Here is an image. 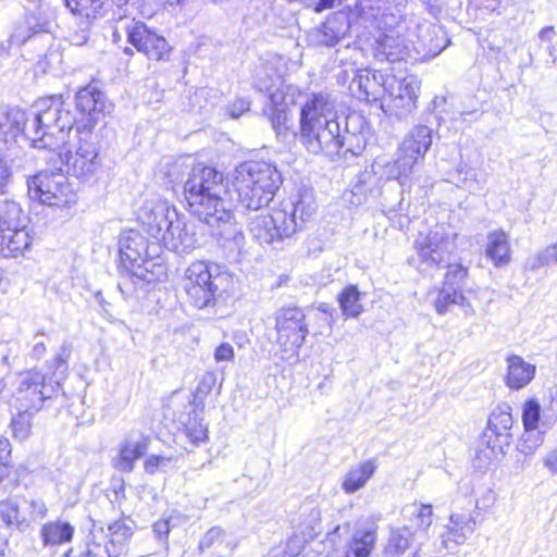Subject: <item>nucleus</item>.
Wrapping results in <instances>:
<instances>
[{
	"instance_id": "obj_24",
	"label": "nucleus",
	"mask_w": 557,
	"mask_h": 557,
	"mask_svg": "<svg viewBox=\"0 0 557 557\" xmlns=\"http://www.w3.org/2000/svg\"><path fill=\"white\" fill-rule=\"evenodd\" d=\"M51 25L50 15L39 7L36 11L27 13L22 23L15 25L11 34L12 40L15 41L16 46H21L30 39H36L41 34L49 37L48 34H50Z\"/></svg>"
},
{
	"instance_id": "obj_9",
	"label": "nucleus",
	"mask_w": 557,
	"mask_h": 557,
	"mask_svg": "<svg viewBox=\"0 0 557 557\" xmlns=\"http://www.w3.org/2000/svg\"><path fill=\"white\" fill-rule=\"evenodd\" d=\"M26 184L29 199L44 206L63 209L77 202L76 188L57 163L54 170H42L29 176Z\"/></svg>"
},
{
	"instance_id": "obj_53",
	"label": "nucleus",
	"mask_w": 557,
	"mask_h": 557,
	"mask_svg": "<svg viewBox=\"0 0 557 557\" xmlns=\"http://www.w3.org/2000/svg\"><path fill=\"white\" fill-rule=\"evenodd\" d=\"M172 524L171 519H160L156 521L152 525V532L154 539L161 544V546L168 550L169 549V534L171 531Z\"/></svg>"
},
{
	"instance_id": "obj_19",
	"label": "nucleus",
	"mask_w": 557,
	"mask_h": 557,
	"mask_svg": "<svg viewBox=\"0 0 557 557\" xmlns=\"http://www.w3.org/2000/svg\"><path fill=\"white\" fill-rule=\"evenodd\" d=\"M306 315L300 308L288 307L277 312L275 329L277 343L285 351L297 352L308 335Z\"/></svg>"
},
{
	"instance_id": "obj_39",
	"label": "nucleus",
	"mask_w": 557,
	"mask_h": 557,
	"mask_svg": "<svg viewBox=\"0 0 557 557\" xmlns=\"http://www.w3.org/2000/svg\"><path fill=\"white\" fill-rule=\"evenodd\" d=\"M347 26L338 24L335 18H327L311 34V38L318 46L334 47L344 38Z\"/></svg>"
},
{
	"instance_id": "obj_34",
	"label": "nucleus",
	"mask_w": 557,
	"mask_h": 557,
	"mask_svg": "<svg viewBox=\"0 0 557 557\" xmlns=\"http://www.w3.org/2000/svg\"><path fill=\"white\" fill-rule=\"evenodd\" d=\"M376 468V462L372 459L366 460L355 467H351L344 476L342 483V487L345 493L352 494L361 490L374 474Z\"/></svg>"
},
{
	"instance_id": "obj_55",
	"label": "nucleus",
	"mask_w": 557,
	"mask_h": 557,
	"mask_svg": "<svg viewBox=\"0 0 557 557\" xmlns=\"http://www.w3.org/2000/svg\"><path fill=\"white\" fill-rule=\"evenodd\" d=\"M216 383V376L213 372H206L197 386V395H208Z\"/></svg>"
},
{
	"instance_id": "obj_61",
	"label": "nucleus",
	"mask_w": 557,
	"mask_h": 557,
	"mask_svg": "<svg viewBox=\"0 0 557 557\" xmlns=\"http://www.w3.org/2000/svg\"><path fill=\"white\" fill-rule=\"evenodd\" d=\"M556 37V30L553 26H546L542 28L539 33V40L541 42V47L546 45H552L553 39Z\"/></svg>"
},
{
	"instance_id": "obj_47",
	"label": "nucleus",
	"mask_w": 557,
	"mask_h": 557,
	"mask_svg": "<svg viewBox=\"0 0 557 557\" xmlns=\"http://www.w3.org/2000/svg\"><path fill=\"white\" fill-rule=\"evenodd\" d=\"M544 431L539 429H524L519 450L524 455H531L533 451L543 444Z\"/></svg>"
},
{
	"instance_id": "obj_13",
	"label": "nucleus",
	"mask_w": 557,
	"mask_h": 557,
	"mask_svg": "<svg viewBox=\"0 0 557 557\" xmlns=\"http://www.w3.org/2000/svg\"><path fill=\"white\" fill-rule=\"evenodd\" d=\"M420 86V81L413 75L401 78L387 75L385 78L386 95L381 108L386 114L398 120L408 117L417 108Z\"/></svg>"
},
{
	"instance_id": "obj_11",
	"label": "nucleus",
	"mask_w": 557,
	"mask_h": 557,
	"mask_svg": "<svg viewBox=\"0 0 557 557\" xmlns=\"http://www.w3.org/2000/svg\"><path fill=\"white\" fill-rule=\"evenodd\" d=\"M78 135V147L74 153L66 149L65 151H54L52 156H57L58 160L54 163H59L58 166H62L66 174L85 182H91L97 177L101 168L99 145L92 134L90 136Z\"/></svg>"
},
{
	"instance_id": "obj_21",
	"label": "nucleus",
	"mask_w": 557,
	"mask_h": 557,
	"mask_svg": "<svg viewBox=\"0 0 557 557\" xmlns=\"http://www.w3.org/2000/svg\"><path fill=\"white\" fill-rule=\"evenodd\" d=\"M432 125L433 122L425 117V123L414 125L404 137L399 146V153L413 165L424 159L433 144L435 129Z\"/></svg>"
},
{
	"instance_id": "obj_50",
	"label": "nucleus",
	"mask_w": 557,
	"mask_h": 557,
	"mask_svg": "<svg viewBox=\"0 0 557 557\" xmlns=\"http://www.w3.org/2000/svg\"><path fill=\"white\" fill-rule=\"evenodd\" d=\"M18 506L14 500L0 502V527L20 525Z\"/></svg>"
},
{
	"instance_id": "obj_17",
	"label": "nucleus",
	"mask_w": 557,
	"mask_h": 557,
	"mask_svg": "<svg viewBox=\"0 0 557 557\" xmlns=\"http://www.w3.org/2000/svg\"><path fill=\"white\" fill-rule=\"evenodd\" d=\"M57 392L52 382L47 383L46 375L36 370L26 371L18 376L16 400L25 411H39L46 399Z\"/></svg>"
},
{
	"instance_id": "obj_28",
	"label": "nucleus",
	"mask_w": 557,
	"mask_h": 557,
	"mask_svg": "<svg viewBox=\"0 0 557 557\" xmlns=\"http://www.w3.org/2000/svg\"><path fill=\"white\" fill-rule=\"evenodd\" d=\"M535 373V364L525 361L521 356L512 354L506 357L504 382L509 389L524 388L533 381Z\"/></svg>"
},
{
	"instance_id": "obj_23",
	"label": "nucleus",
	"mask_w": 557,
	"mask_h": 557,
	"mask_svg": "<svg viewBox=\"0 0 557 557\" xmlns=\"http://www.w3.org/2000/svg\"><path fill=\"white\" fill-rule=\"evenodd\" d=\"M25 120L26 110L17 107L0 108V141L3 144V149L14 151L15 157L23 154L16 143Z\"/></svg>"
},
{
	"instance_id": "obj_58",
	"label": "nucleus",
	"mask_w": 557,
	"mask_h": 557,
	"mask_svg": "<svg viewBox=\"0 0 557 557\" xmlns=\"http://www.w3.org/2000/svg\"><path fill=\"white\" fill-rule=\"evenodd\" d=\"M250 102L246 99H238L228 108L230 116L233 119L239 117L244 112L249 111Z\"/></svg>"
},
{
	"instance_id": "obj_48",
	"label": "nucleus",
	"mask_w": 557,
	"mask_h": 557,
	"mask_svg": "<svg viewBox=\"0 0 557 557\" xmlns=\"http://www.w3.org/2000/svg\"><path fill=\"white\" fill-rule=\"evenodd\" d=\"M35 411H25L23 409L16 417H14L11 421V428L13 432V436L18 441H25L30 432V416Z\"/></svg>"
},
{
	"instance_id": "obj_42",
	"label": "nucleus",
	"mask_w": 557,
	"mask_h": 557,
	"mask_svg": "<svg viewBox=\"0 0 557 557\" xmlns=\"http://www.w3.org/2000/svg\"><path fill=\"white\" fill-rule=\"evenodd\" d=\"M64 3L72 13L95 20L104 15L109 0H64Z\"/></svg>"
},
{
	"instance_id": "obj_51",
	"label": "nucleus",
	"mask_w": 557,
	"mask_h": 557,
	"mask_svg": "<svg viewBox=\"0 0 557 557\" xmlns=\"http://www.w3.org/2000/svg\"><path fill=\"white\" fill-rule=\"evenodd\" d=\"M108 535H112L111 543H121L129 539L133 534V527L124 520H116L108 525Z\"/></svg>"
},
{
	"instance_id": "obj_3",
	"label": "nucleus",
	"mask_w": 557,
	"mask_h": 557,
	"mask_svg": "<svg viewBox=\"0 0 557 557\" xmlns=\"http://www.w3.org/2000/svg\"><path fill=\"white\" fill-rule=\"evenodd\" d=\"M299 141L313 154L324 153L344 160L360 156L367 141L362 134L342 133L330 94L312 92L299 113Z\"/></svg>"
},
{
	"instance_id": "obj_45",
	"label": "nucleus",
	"mask_w": 557,
	"mask_h": 557,
	"mask_svg": "<svg viewBox=\"0 0 557 557\" xmlns=\"http://www.w3.org/2000/svg\"><path fill=\"white\" fill-rule=\"evenodd\" d=\"M557 263V242L540 250L527 260V268L530 271H537L540 268Z\"/></svg>"
},
{
	"instance_id": "obj_38",
	"label": "nucleus",
	"mask_w": 557,
	"mask_h": 557,
	"mask_svg": "<svg viewBox=\"0 0 557 557\" xmlns=\"http://www.w3.org/2000/svg\"><path fill=\"white\" fill-rule=\"evenodd\" d=\"M236 542L226 540V535L223 529L220 527H213L206 532L199 542V550L205 552L207 549L214 548L219 557L231 554L235 547Z\"/></svg>"
},
{
	"instance_id": "obj_52",
	"label": "nucleus",
	"mask_w": 557,
	"mask_h": 557,
	"mask_svg": "<svg viewBox=\"0 0 557 557\" xmlns=\"http://www.w3.org/2000/svg\"><path fill=\"white\" fill-rule=\"evenodd\" d=\"M341 531V525L334 527L332 531H327L324 545H330L332 550L329 552L324 557H348L344 547L339 545L338 540L341 535L338 534Z\"/></svg>"
},
{
	"instance_id": "obj_14",
	"label": "nucleus",
	"mask_w": 557,
	"mask_h": 557,
	"mask_svg": "<svg viewBox=\"0 0 557 557\" xmlns=\"http://www.w3.org/2000/svg\"><path fill=\"white\" fill-rule=\"evenodd\" d=\"M75 106L78 116H75L74 127L81 135L90 136L95 126L111 113L112 103L97 87L88 85L76 92Z\"/></svg>"
},
{
	"instance_id": "obj_44",
	"label": "nucleus",
	"mask_w": 557,
	"mask_h": 557,
	"mask_svg": "<svg viewBox=\"0 0 557 557\" xmlns=\"http://www.w3.org/2000/svg\"><path fill=\"white\" fill-rule=\"evenodd\" d=\"M177 456H163V455H149L145 462L144 469L148 474L168 473L169 471L177 468Z\"/></svg>"
},
{
	"instance_id": "obj_35",
	"label": "nucleus",
	"mask_w": 557,
	"mask_h": 557,
	"mask_svg": "<svg viewBox=\"0 0 557 557\" xmlns=\"http://www.w3.org/2000/svg\"><path fill=\"white\" fill-rule=\"evenodd\" d=\"M451 305H459L467 314L474 313V308L463 292L443 284L434 302L435 310L438 314H445Z\"/></svg>"
},
{
	"instance_id": "obj_16",
	"label": "nucleus",
	"mask_w": 557,
	"mask_h": 557,
	"mask_svg": "<svg viewBox=\"0 0 557 557\" xmlns=\"http://www.w3.org/2000/svg\"><path fill=\"white\" fill-rule=\"evenodd\" d=\"M124 29L127 42L143 52L149 60H168L171 47L166 39L149 28L144 22L129 20L125 22Z\"/></svg>"
},
{
	"instance_id": "obj_5",
	"label": "nucleus",
	"mask_w": 557,
	"mask_h": 557,
	"mask_svg": "<svg viewBox=\"0 0 557 557\" xmlns=\"http://www.w3.org/2000/svg\"><path fill=\"white\" fill-rule=\"evenodd\" d=\"M315 210L312 189L301 187L282 202L280 209L251 218L249 232L260 244L282 242L301 231Z\"/></svg>"
},
{
	"instance_id": "obj_20",
	"label": "nucleus",
	"mask_w": 557,
	"mask_h": 557,
	"mask_svg": "<svg viewBox=\"0 0 557 557\" xmlns=\"http://www.w3.org/2000/svg\"><path fill=\"white\" fill-rule=\"evenodd\" d=\"M479 509L478 502L471 512H453L449 516V523L441 532L442 546L447 550L456 549L463 545L476 529L475 511Z\"/></svg>"
},
{
	"instance_id": "obj_18",
	"label": "nucleus",
	"mask_w": 557,
	"mask_h": 557,
	"mask_svg": "<svg viewBox=\"0 0 557 557\" xmlns=\"http://www.w3.org/2000/svg\"><path fill=\"white\" fill-rule=\"evenodd\" d=\"M292 524L294 535L286 544V547L292 552H285L283 557H297L300 547L322 532L321 509L313 502L302 504Z\"/></svg>"
},
{
	"instance_id": "obj_40",
	"label": "nucleus",
	"mask_w": 557,
	"mask_h": 557,
	"mask_svg": "<svg viewBox=\"0 0 557 557\" xmlns=\"http://www.w3.org/2000/svg\"><path fill=\"white\" fill-rule=\"evenodd\" d=\"M342 314L346 318L356 319L364 311L361 304V293L356 285L346 286L337 296Z\"/></svg>"
},
{
	"instance_id": "obj_31",
	"label": "nucleus",
	"mask_w": 557,
	"mask_h": 557,
	"mask_svg": "<svg viewBox=\"0 0 557 557\" xmlns=\"http://www.w3.org/2000/svg\"><path fill=\"white\" fill-rule=\"evenodd\" d=\"M490 433H482L473 459L474 468L485 471L491 465L498 460L505 454L504 449L508 444H500L496 438L491 437Z\"/></svg>"
},
{
	"instance_id": "obj_1",
	"label": "nucleus",
	"mask_w": 557,
	"mask_h": 557,
	"mask_svg": "<svg viewBox=\"0 0 557 557\" xmlns=\"http://www.w3.org/2000/svg\"><path fill=\"white\" fill-rule=\"evenodd\" d=\"M138 220L154 242L148 243L135 230L121 234L120 267L125 274L117 287L124 298H131L138 284L152 283L165 275V268L160 260L161 246L177 253H187L197 244L194 224L187 223L168 202L147 201L139 210Z\"/></svg>"
},
{
	"instance_id": "obj_57",
	"label": "nucleus",
	"mask_w": 557,
	"mask_h": 557,
	"mask_svg": "<svg viewBox=\"0 0 557 557\" xmlns=\"http://www.w3.org/2000/svg\"><path fill=\"white\" fill-rule=\"evenodd\" d=\"M544 468L550 475L557 476V445L552 448L542 459Z\"/></svg>"
},
{
	"instance_id": "obj_59",
	"label": "nucleus",
	"mask_w": 557,
	"mask_h": 557,
	"mask_svg": "<svg viewBox=\"0 0 557 557\" xmlns=\"http://www.w3.org/2000/svg\"><path fill=\"white\" fill-rule=\"evenodd\" d=\"M446 102V99L445 97H441V96H435L430 104V107L428 108V111L430 112L429 115L426 117H429L430 120L433 119L434 120V123L436 126L440 125V121L442 120V117L440 115H437L435 112L436 110L442 107L444 103Z\"/></svg>"
},
{
	"instance_id": "obj_12",
	"label": "nucleus",
	"mask_w": 557,
	"mask_h": 557,
	"mask_svg": "<svg viewBox=\"0 0 557 557\" xmlns=\"http://www.w3.org/2000/svg\"><path fill=\"white\" fill-rule=\"evenodd\" d=\"M22 208L15 201H0V256L17 257L32 240L22 220Z\"/></svg>"
},
{
	"instance_id": "obj_4",
	"label": "nucleus",
	"mask_w": 557,
	"mask_h": 557,
	"mask_svg": "<svg viewBox=\"0 0 557 557\" xmlns=\"http://www.w3.org/2000/svg\"><path fill=\"white\" fill-rule=\"evenodd\" d=\"M35 111H26L20 137L37 149H48L54 153L66 143L69 133L74 127V113L71 104L61 96L39 100Z\"/></svg>"
},
{
	"instance_id": "obj_62",
	"label": "nucleus",
	"mask_w": 557,
	"mask_h": 557,
	"mask_svg": "<svg viewBox=\"0 0 557 557\" xmlns=\"http://www.w3.org/2000/svg\"><path fill=\"white\" fill-rule=\"evenodd\" d=\"M72 349H73V346L71 343L63 342L58 354L54 357L58 358V360H61L62 362H64L65 364L69 366V360L72 355Z\"/></svg>"
},
{
	"instance_id": "obj_22",
	"label": "nucleus",
	"mask_w": 557,
	"mask_h": 557,
	"mask_svg": "<svg viewBox=\"0 0 557 557\" xmlns=\"http://www.w3.org/2000/svg\"><path fill=\"white\" fill-rule=\"evenodd\" d=\"M255 86L262 92L268 94V100L275 106L285 108L288 111V107L295 104L298 99L305 98L300 103V108L305 103L310 95H302L295 86H283L278 76H268L262 78L260 75L256 77Z\"/></svg>"
},
{
	"instance_id": "obj_27",
	"label": "nucleus",
	"mask_w": 557,
	"mask_h": 557,
	"mask_svg": "<svg viewBox=\"0 0 557 557\" xmlns=\"http://www.w3.org/2000/svg\"><path fill=\"white\" fill-rule=\"evenodd\" d=\"M149 443L148 435L139 431L129 432L120 444L117 468L121 471L131 472L134 462L147 451Z\"/></svg>"
},
{
	"instance_id": "obj_26",
	"label": "nucleus",
	"mask_w": 557,
	"mask_h": 557,
	"mask_svg": "<svg viewBox=\"0 0 557 557\" xmlns=\"http://www.w3.org/2000/svg\"><path fill=\"white\" fill-rule=\"evenodd\" d=\"M373 57L379 62H397L411 57L409 45L400 36L380 35L373 45Z\"/></svg>"
},
{
	"instance_id": "obj_8",
	"label": "nucleus",
	"mask_w": 557,
	"mask_h": 557,
	"mask_svg": "<svg viewBox=\"0 0 557 557\" xmlns=\"http://www.w3.org/2000/svg\"><path fill=\"white\" fill-rule=\"evenodd\" d=\"M228 283L230 275L221 272L216 264L196 261L185 272L184 289L190 305L202 309L214 304Z\"/></svg>"
},
{
	"instance_id": "obj_7",
	"label": "nucleus",
	"mask_w": 557,
	"mask_h": 557,
	"mask_svg": "<svg viewBox=\"0 0 557 557\" xmlns=\"http://www.w3.org/2000/svg\"><path fill=\"white\" fill-rule=\"evenodd\" d=\"M456 233H451L444 226H435L425 235L420 234L414 242V249L421 264L440 268L447 265V272L443 284L457 287L460 292L472 293L466 288L468 268L460 263H450V255L456 249Z\"/></svg>"
},
{
	"instance_id": "obj_29",
	"label": "nucleus",
	"mask_w": 557,
	"mask_h": 557,
	"mask_svg": "<svg viewBox=\"0 0 557 557\" xmlns=\"http://www.w3.org/2000/svg\"><path fill=\"white\" fill-rule=\"evenodd\" d=\"M508 404L498 405L490 414L487 426L483 433H492L491 437L496 438L500 444L510 445L512 428V417Z\"/></svg>"
},
{
	"instance_id": "obj_2",
	"label": "nucleus",
	"mask_w": 557,
	"mask_h": 557,
	"mask_svg": "<svg viewBox=\"0 0 557 557\" xmlns=\"http://www.w3.org/2000/svg\"><path fill=\"white\" fill-rule=\"evenodd\" d=\"M168 176L169 183L183 185L190 214L208 226L226 258L236 260L245 246V236L235 222L232 203L225 198L224 174L203 163L189 166L174 162Z\"/></svg>"
},
{
	"instance_id": "obj_60",
	"label": "nucleus",
	"mask_w": 557,
	"mask_h": 557,
	"mask_svg": "<svg viewBox=\"0 0 557 557\" xmlns=\"http://www.w3.org/2000/svg\"><path fill=\"white\" fill-rule=\"evenodd\" d=\"M11 456V444L8 438L0 437V468L5 469Z\"/></svg>"
},
{
	"instance_id": "obj_33",
	"label": "nucleus",
	"mask_w": 557,
	"mask_h": 557,
	"mask_svg": "<svg viewBox=\"0 0 557 557\" xmlns=\"http://www.w3.org/2000/svg\"><path fill=\"white\" fill-rule=\"evenodd\" d=\"M485 255L497 268L509 263L511 248L508 235L503 230L488 233Z\"/></svg>"
},
{
	"instance_id": "obj_63",
	"label": "nucleus",
	"mask_w": 557,
	"mask_h": 557,
	"mask_svg": "<svg viewBox=\"0 0 557 557\" xmlns=\"http://www.w3.org/2000/svg\"><path fill=\"white\" fill-rule=\"evenodd\" d=\"M343 2L344 0H318L314 10L317 12H322L327 9L339 7Z\"/></svg>"
},
{
	"instance_id": "obj_32",
	"label": "nucleus",
	"mask_w": 557,
	"mask_h": 557,
	"mask_svg": "<svg viewBox=\"0 0 557 557\" xmlns=\"http://www.w3.org/2000/svg\"><path fill=\"white\" fill-rule=\"evenodd\" d=\"M75 528L67 521L57 519L41 525L39 535L45 547H53L70 543Z\"/></svg>"
},
{
	"instance_id": "obj_37",
	"label": "nucleus",
	"mask_w": 557,
	"mask_h": 557,
	"mask_svg": "<svg viewBox=\"0 0 557 557\" xmlns=\"http://www.w3.org/2000/svg\"><path fill=\"white\" fill-rule=\"evenodd\" d=\"M376 541L375 529L369 527L358 530L352 539L343 545L348 557H368Z\"/></svg>"
},
{
	"instance_id": "obj_10",
	"label": "nucleus",
	"mask_w": 557,
	"mask_h": 557,
	"mask_svg": "<svg viewBox=\"0 0 557 557\" xmlns=\"http://www.w3.org/2000/svg\"><path fill=\"white\" fill-rule=\"evenodd\" d=\"M413 164L399 153L396 160L377 158L370 168H366L358 174L351 193L355 197L367 199L368 196H376L381 193V183L396 180L401 187L409 184V175Z\"/></svg>"
},
{
	"instance_id": "obj_15",
	"label": "nucleus",
	"mask_w": 557,
	"mask_h": 557,
	"mask_svg": "<svg viewBox=\"0 0 557 557\" xmlns=\"http://www.w3.org/2000/svg\"><path fill=\"white\" fill-rule=\"evenodd\" d=\"M337 77L343 83L349 82V90L354 97L360 101L376 102L383 101L386 95L385 76L381 71H372L370 69H355L352 65L349 70H342Z\"/></svg>"
},
{
	"instance_id": "obj_49",
	"label": "nucleus",
	"mask_w": 557,
	"mask_h": 557,
	"mask_svg": "<svg viewBox=\"0 0 557 557\" xmlns=\"http://www.w3.org/2000/svg\"><path fill=\"white\" fill-rule=\"evenodd\" d=\"M541 420V406L535 399L525 401L522 410L524 429H539Z\"/></svg>"
},
{
	"instance_id": "obj_6",
	"label": "nucleus",
	"mask_w": 557,
	"mask_h": 557,
	"mask_svg": "<svg viewBox=\"0 0 557 557\" xmlns=\"http://www.w3.org/2000/svg\"><path fill=\"white\" fill-rule=\"evenodd\" d=\"M282 183L281 172L269 161L248 160L238 164L233 173V186L238 202L252 211L267 207Z\"/></svg>"
},
{
	"instance_id": "obj_64",
	"label": "nucleus",
	"mask_w": 557,
	"mask_h": 557,
	"mask_svg": "<svg viewBox=\"0 0 557 557\" xmlns=\"http://www.w3.org/2000/svg\"><path fill=\"white\" fill-rule=\"evenodd\" d=\"M547 53V58L545 59V63L547 66H552L557 62V50L553 45H546L541 47Z\"/></svg>"
},
{
	"instance_id": "obj_36",
	"label": "nucleus",
	"mask_w": 557,
	"mask_h": 557,
	"mask_svg": "<svg viewBox=\"0 0 557 557\" xmlns=\"http://www.w3.org/2000/svg\"><path fill=\"white\" fill-rule=\"evenodd\" d=\"M417 540L416 533L411 528L404 525L401 528L391 529L384 554L387 557H398L407 549L413 546Z\"/></svg>"
},
{
	"instance_id": "obj_25",
	"label": "nucleus",
	"mask_w": 557,
	"mask_h": 557,
	"mask_svg": "<svg viewBox=\"0 0 557 557\" xmlns=\"http://www.w3.org/2000/svg\"><path fill=\"white\" fill-rule=\"evenodd\" d=\"M88 522V533L85 536L84 546L77 554L73 548H70L63 557H109L108 534L103 524L92 518H89Z\"/></svg>"
},
{
	"instance_id": "obj_30",
	"label": "nucleus",
	"mask_w": 557,
	"mask_h": 557,
	"mask_svg": "<svg viewBox=\"0 0 557 557\" xmlns=\"http://www.w3.org/2000/svg\"><path fill=\"white\" fill-rule=\"evenodd\" d=\"M189 411L182 412L178 422L182 425V432L185 437L195 446L208 440V428L202 422V409L198 410V405H190Z\"/></svg>"
},
{
	"instance_id": "obj_41",
	"label": "nucleus",
	"mask_w": 557,
	"mask_h": 557,
	"mask_svg": "<svg viewBox=\"0 0 557 557\" xmlns=\"http://www.w3.org/2000/svg\"><path fill=\"white\" fill-rule=\"evenodd\" d=\"M263 113L267 115L268 120L271 123L273 131L276 136L283 140L287 138L289 135V129L292 125V121L288 116V111L285 108L275 106L268 100L263 108Z\"/></svg>"
},
{
	"instance_id": "obj_54",
	"label": "nucleus",
	"mask_w": 557,
	"mask_h": 557,
	"mask_svg": "<svg viewBox=\"0 0 557 557\" xmlns=\"http://www.w3.org/2000/svg\"><path fill=\"white\" fill-rule=\"evenodd\" d=\"M47 366L51 371L52 375L50 382H52V384L58 389L60 387L61 381L65 377L69 366L62 362L61 360H58V358L55 357H53L52 360H50Z\"/></svg>"
},
{
	"instance_id": "obj_46",
	"label": "nucleus",
	"mask_w": 557,
	"mask_h": 557,
	"mask_svg": "<svg viewBox=\"0 0 557 557\" xmlns=\"http://www.w3.org/2000/svg\"><path fill=\"white\" fill-rule=\"evenodd\" d=\"M20 157L14 156V151H8L0 147V193L4 194V189L11 182L12 171L15 161Z\"/></svg>"
},
{
	"instance_id": "obj_43",
	"label": "nucleus",
	"mask_w": 557,
	"mask_h": 557,
	"mask_svg": "<svg viewBox=\"0 0 557 557\" xmlns=\"http://www.w3.org/2000/svg\"><path fill=\"white\" fill-rule=\"evenodd\" d=\"M406 515L410 517L411 528L416 536L424 535L432 524L433 508L430 504L411 505L405 509Z\"/></svg>"
},
{
	"instance_id": "obj_56",
	"label": "nucleus",
	"mask_w": 557,
	"mask_h": 557,
	"mask_svg": "<svg viewBox=\"0 0 557 557\" xmlns=\"http://www.w3.org/2000/svg\"><path fill=\"white\" fill-rule=\"evenodd\" d=\"M216 362L232 361L234 359V348L230 343H221L214 350Z\"/></svg>"
}]
</instances>
